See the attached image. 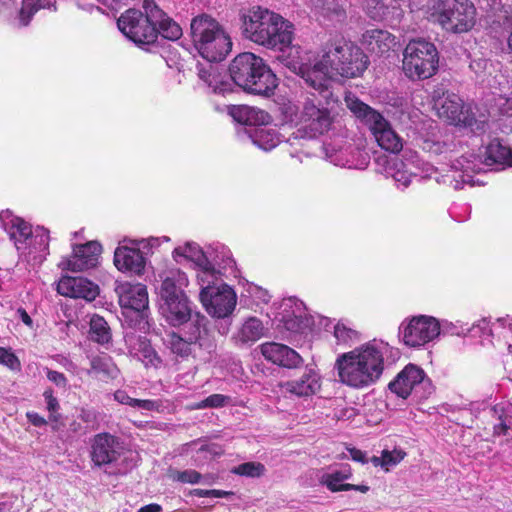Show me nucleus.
Wrapping results in <instances>:
<instances>
[{
	"instance_id": "obj_1",
	"label": "nucleus",
	"mask_w": 512,
	"mask_h": 512,
	"mask_svg": "<svg viewBox=\"0 0 512 512\" xmlns=\"http://www.w3.org/2000/svg\"><path fill=\"white\" fill-rule=\"evenodd\" d=\"M242 33L251 42L268 49L299 54L293 46L294 25L280 14L261 6H254L241 16Z\"/></svg>"
},
{
	"instance_id": "obj_2",
	"label": "nucleus",
	"mask_w": 512,
	"mask_h": 512,
	"mask_svg": "<svg viewBox=\"0 0 512 512\" xmlns=\"http://www.w3.org/2000/svg\"><path fill=\"white\" fill-rule=\"evenodd\" d=\"M396 354L394 347L380 339H372L354 348V389L376 384L383 375L386 362Z\"/></svg>"
},
{
	"instance_id": "obj_3",
	"label": "nucleus",
	"mask_w": 512,
	"mask_h": 512,
	"mask_svg": "<svg viewBox=\"0 0 512 512\" xmlns=\"http://www.w3.org/2000/svg\"><path fill=\"white\" fill-rule=\"evenodd\" d=\"M232 82L245 91L269 96L277 87V79L263 59L251 52L237 55L229 68Z\"/></svg>"
},
{
	"instance_id": "obj_4",
	"label": "nucleus",
	"mask_w": 512,
	"mask_h": 512,
	"mask_svg": "<svg viewBox=\"0 0 512 512\" xmlns=\"http://www.w3.org/2000/svg\"><path fill=\"white\" fill-rule=\"evenodd\" d=\"M432 101L438 116L450 124L469 129L474 134H482L487 130L488 115L478 113L476 108L465 104L457 94L439 86L432 92Z\"/></svg>"
},
{
	"instance_id": "obj_5",
	"label": "nucleus",
	"mask_w": 512,
	"mask_h": 512,
	"mask_svg": "<svg viewBox=\"0 0 512 512\" xmlns=\"http://www.w3.org/2000/svg\"><path fill=\"white\" fill-rule=\"evenodd\" d=\"M160 310L166 321L172 326H180L191 319V302L182 288L188 284L186 274L179 269H171L160 274Z\"/></svg>"
},
{
	"instance_id": "obj_6",
	"label": "nucleus",
	"mask_w": 512,
	"mask_h": 512,
	"mask_svg": "<svg viewBox=\"0 0 512 512\" xmlns=\"http://www.w3.org/2000/svg\"><path fill=\"white\" fill-rule=\"evenodd\" d=\"M191 36L198 53L209 62L221 61L231 51L228 33L217 20L206 14L193 18Z\"/></svg>"
},
{
	"instance_id": "obj_7",
	"label": "nucleus",
	"mask_w": 512,
	"mask_h": 512,
	"mask_svg": "<svg viewBox=\"0 0 512 512\" xmlns=\"http://www.w3.org/2000/svg\"><path fill=\"white\" fill-rule=\"evenodd\" d=\"M483 160L478 161L473 155L461 156L453 161L451 168L455 172H460L459 179L453 176L454 189H461L465 184L474 186L477 182L471 173H479L485 166L511 167L512 166V149L502 144L498 139L492 140L486 147L482 155Z\"/></svg>"
},
{
	"instance_id": "obj_8",
	"label": "nucleus",
	"mask_w": 512,
	"mask_h": 512,
	"mask_svg": "<svg viewBox=\"0 0 512 512\" xmlns=\"http://www.w3.org/2000/svg\"><path fill=\"white\" fill-rule=\"evenodd\" d=\"M286 122L297 129L295 138H316L330 129L332 120L328 109L320 107L315 99L306 98L301 108L289 103L283 107Z\"/></svg>"
},
{
	"instance_id": "obj_9",
	"label": "nucleus",
	"mask_w": 512,
	"mask_h": 512,
	"mask_svg": "<svg viewBox=\"0 0 512 512\" xmlns=\"http://www.w3.org/2000/svg\"><path fill=\"white\" fill-rule=\"evenodd\" d=\"M429 19L447 32L465 33L476 23V8L470 0H436L429 7Z\"/></svg>"
},
{
	"instance_id": "obj_10",
	"label": "nucleus",
	"mask_w": 512,
	"mask_h": 512,
	"mask_svg": "<svg viewBox=\"0 0 512 512\" xmlns=\"http://www.w3.org/2000/svg\"><path fill=\"white\" fill-rule=\"evenodd\" d=\"M145 15L139 10L129 9L117 21L119 30L136 44H149L156 40L155 20L162 15V10L154 0H144Z\"/></svg>"
},
{
	"instance_id": "obj_11",
	"label": "nucleus",
	"mask_w": 512,
	"mask_h": 512,
	"mask_svg": "<svg viewBox=\"0 0 512 512\" xmlns=\"http://www.w3.org/2000/svg\"><path fill=\"white\" fill-rule=\"evenodd\" d=\"M438 62V52L433 43L412 40L404 49L402 70L411 81L425 80L436 74Z\"/></svg>"
},
{
	"instance_id": "obj_12",
	"label": "nucleus",
	"mask_w": 512,
	"mask_h": 512,
	"mask_svg": "<svg viewBox=\"0 0 512 512\" xmlns=\"http://www.w3.org/2000/svg\"><path fill=\"white\" fill-rule=\"evenodd\" d=\"M354 116L369 124L378 145L391 153H398L403 148L402 138L377 111L362 101L354 98Z\"/></svg>"
},
{
	"instance_id": "obj_13",
	"label": "nucleus",
	"mask_w": 512,
	"mask_h": 512,
	"mask_svg": "<svg viewBox=\"0 0 512 512\" xmlns=\"http://www.w3.org/2000/svg\"><path fill=\"white\" fill-rule=\"evenodd\" d=\"M404 159L394 158L387 161L385 174L395 180L397 185L406 188L413 177L435 178L438 181L437 170L432 165L422 161L417 153L405 151Z\"/></svg>"
},
{
	"instance_id": "obj_14",
	"label": "nucleus",
	"mask_w": 512,
	"mask_h": 512,
	"mask_svg": "<svg viewBox=\"0 0 512 512\" xmlns=\"http://www.w3.org/2000/svg\"><path fill=\"white\" fill-rule=\"evenodd\" d=\"M200 300L209 315L225 318L235 309L237 296L230 286L219 282V285L203 287Z\"/></svg>"
},
{
	"instance_id": "obj_15",
	"label": "nucleus",
	"mask_w": 512,
	"mask_h": 512,
	"mask_svg": "<svg viewBox=\"0 0 512 512\" xmlns=\"http://www.w3.org/2000/svg\"><path fill=\"white\" fill-rule=\"evenodd\" d=\"M403 343L409 347H421L433 341L440 334L439 322L434 317L417 316L400 326Z\"/></svg>"
},
{
	"instance_id": "obj_16",
	"label": "nucleus",
	"mask_w": 512,
	"mask_h": 512,
	"mask_svg": "<svg viewBox=\"0 0 512 512\" xmlns=\"http://www.w3.org/2000/svg\"><path fill=\"white\" fill-rule=\"evenodd\" d=\"M281 57L289 69L300 75L315 90L327 89L330 79L335 78L337 80L331 69L329 70L323 57L321 60L315 61L313 65L301 62L298 56L290 57L289 55L286 57L282 55Z\"/></svg>"
},
{
	"instance_id": "obj_17",
	"label": "nucleus",
	"mask_w": 512,
	"mask_h": 512,
	"mask_svg": "<svg viewBox=\"0 0 512 512\" xmlns=\"http://www.w3.org/2000/svg\"><path fill=\"white\" fill-rule=\"evenodd\" d=\"M281 308V322L287 331L293 334H305L312 329L314 318L307 314L302 301L290 297L282 301Z\"/></svg>"
},
{
	"instance_id": "obj_18",
	"label": "nucleus",
	"mask_w": 512,
	"mask_h": 512,
	"mask_svg": "<svg viewBox=\"0 0 512 512\" xmlns=\"http://www.w3.org/2000/svg\"><path fill=\"white\" fill-rule=\"evenodd\" d=\"M131 239H123L114 251L113 262L122 273L140 276L144 274L146 257L137 244H131Z\"/></svg>"
},
{
	"instance_id": "obj_19",
	"label": "nucleus",
	"mask_w": 512,
	"mask_h": 512,
	"mask_svg": "<svg viewBox=\"0 0 512 512\" xmlns=\"http://www.w3.org/2000/svg\"><path fill=\"white\" fill-rule=\"evenodd\" d=\"M101 245L97 241H89L85 244L76 245L71 256L64 258L59 266L63 270L81 272L94 268L99 263Z\"/></svg>"
},
{
	"instance_id": "obj_20",
	"label": "nucleus",
	"mask_w": 512,
	"mask_h": 512,
	"mask_svg": "<svg viewBox=\"0 0 512 512\" xmlns=\"http://www.w3.org/2000/svg\"><path fill=\"white\" fill-rule=\"evenodd\" d=\"M424 370L415 365L407 364L388 384V389L397 397L407 399L415 387L424 382Z\"/></svg>"
},
{
	"instance_id": "obj_21",
	"label": "nucleus",
	"mask_w": 512,
	"mask_h": 512,
	"mask_svg": "<svg viewBox=\"0 0 512 512\" xmlns=\"http://www.w3.org/2000/svg\"><path fill=\"white\" fill-rule=\"evenodd\" d=\"M122 451L119 440L109 434L100 433L94 436L91 443V460L97 465L110 464L116 461Z\"/></svg>"
},
{
	"instance_id": "obj_22",
	"label": "nucleus",
	"mask_w": 512,
	"mask_h": 512,
	"mask_svg": "<svg viewBox=\"0 0 512 512\" xmlns=\"http://www.w3.org/2000/svg\"><path fill=\"white\" fill-rule=\"evenodd\" d=\"M325 62L337 80L349 79L352 76V45L346 41L339 42L334 49L323 56Z\"/></svg>"
},
{
	"instance_id": "obj_23",
	"label": "nucleus",
	"mask_w": 512,
	"mask_h": 512,
	"mask_svg": "<svg viewBox=\"0 0 512 512\" xmlns=\"http://www.w3.org/2000/svg\"><path fill=\"white\" fill-rule=\"evenodd\" d=\"M57 291L66 297L82 298L90 302L98 296L99 287L86 278L64 276L58 282Z\"/></svg>"
},
{
	"instance_id": "obj_24",
	"label": "nucleus",
	"mask_w": 512,
	"mask_h": 512,
	"mask_svg": "<svg viewBox=\"0 0 512 512\" xmlns=\"http://www.w3.org/2000/svg\"><path fill=\"white\" fill-rule=\"evenodd\" d=\"M322 377L314 368L306 367L303 374L293 380L284 382L281 387L285 392L297 397H310L321 390Z\"/></svg>"
},
{
	"instance_id": "obj_25",
	"label": "nucleus",
	"mask_w": 512,
	"mask_h": 512,
	"mask_svg": "<svg viewBox=\"0 0 512 512\" xmlns=\"http://www.w3.org/2000/svg\"><path fill=\"white\" fill-rule=\"evenodd\" d=\"M115 291L123 308L142 311L148 307V292L143 284L123 282L117 285Z\"/></svg>"
},
{
	"instance_id": "obj_26",
	"label": "nucleus",
	"mask_w": 512,
	"mask_h": 512,
	"mask_svg": "<svg viewBox=\"0 0 512 512\" xmlns=\"http://www.w3.org/2000/svg\"><path fill=\"white\" fill-rule=\"evenodd\" d=\"M0 226L14 241L17 250H25L26 242L32 236L31 226L23 219L15 216L9 210L0 212Z\"/></svg>"
},
{
	"instance_id": "obj_27",
	"label": "nucleus",
	"mask_w": 512,
	"mask_h": 512,
	"mask_svg": "<svg viewBox=\"0 0 512 512\" xmlns=\"http://www.w3.org/2000/svg\"><path fill=\"white\" fill-rule=\"evenodd\" d=\"M261 353L268 361L286 368H295L302 363L301 356L292 348L275 342L260 346Z\"/></svg>"
},
{
	"instance_id": "obj_28",
	"label": "nucleus",
	"mask_w": 512,
	"mask_h": 512,
	"mask_svg": "<svg viewBox=\"0 0 512 512\" xmlns=\"http://www.w3.org/2000/svg\"><path fill=\"white\" fill-rule=\"evenodd\" d=\"M189 340L197 343L202 349L209 353L216 350V339L209 321L204 315L196 314L188 329Z\"/></svg>"
},
{
	"instance_id": "obj_29",
	"label": "nucleus",
	"mask_w": 512,
	"mask_h": 512,
	"mask_svg": "<svg viewBox=\"0 0 512 512\" xmlns=\"http://www.w3.org/2000/svg\"><path fill=\"white\" fill-rule=\"evenodd\" d=\"M19 0H0V12L3 9L16 7ZM21 7L18 12L19 26H27L32 16L40 9L56 10L55 3L49 0H20Z\"/></svg>"
},
{
	"instance_id": "obj_30",
	"label": "nucleus",
	"mask_w": 512,
	"mask_h": 512,
	"mask_svg": "<svg viewBox=\"0 0 512 512\" xmlns=\"http://www.w3.org/2000/svg\"><path fill=\"white\" fill-rule=\"evenodd\" d=\"M486 331L488 336L503 338L509 349L512 347L510 342V339H512V318L510 316L497 318L492 324L486 319H482L474 324L471 329L473 335Z\"/></svg>"
},
{
	"instance_id": "obj_31",
	"label": "nucleus",
	"mask_w": 512,
	"mask_h": 512,
	"mask_svg": "<svg viewBox=\"0 0 512 512\" xmlns=\"http://www.w3.org/2000/svg\"><path fill=\"white\" fill-rule=\"evenodd\" d=\"M228 113L231 117L246 128H255L269 121V115L256 107L248 105L228 106Z\"/></svg>"
},
{
	"instance_id": "obj_32",
	"label": "nucleus",
	"mask_w": 512,
	"mask_h": 512,
	"mask_svg": "<svg viewBox=\"0 0 512 512\" xmlns=\"http://www.w3.org/2000/svg\"><path fill=\"white\" fill-rule=\"evenodd\" d=\"M243 133L251 139L252 143L264 151H270L280 142L276 129L259 125L255 128H244Z\"/></svg>"
},
{
	"instance_id": "obj_33",
	"label": "nucleus",
	"mask_w": 512,
	"mask_h": 512,
	"mask_svg": "<svg viewBox=\"0 0 512 512\" xmlns=\"http://www.w3.org/2000/svg\"><path fill=\"white\" fill-rule=\"evenodd\" d=\"M362 42L372 53L383 55L395 45V37L388 31L373 29L366 31Z\"/></svg>"
},
{
	"instance_id": "obj_34",
	"label": "nucleus",
	"mask_w": 512,
	"mask_h": 512,
	"mask_svg": "<svg viewBox=\"0 0 512 512\" xmlns=\"http://www.w3.org/2000/svg\"><path fill=\"white\" fill-rule=\"evenodd\" d=\"M128 344L130 354L141 361L145 366L157 367L161 363L160 357L146 338H130Z\"/></svg>"
},
{
	"instance_id": "obj_35",
	"label": "nucleus",
	"mask_w": 512,
	"mask_h": 512,
	"mask_svg": "<svg viewBox=\"0 0 512 512\" xmlns=\"http://www.w3.org/2000/svg\"><path fill=\"white\" fill-rule=\"evenodd\" d=\"M87 373L99 380L108 381L117 378L119 370L109 356L101 355L91 359Z\"/></svg>"
},
{
	"instance_id": "obj_36",
	"label": "nucleus",
	"mask_w": 512,
	"mask_h": 512,
	"mask_svg": "<svg viewBox=\"0 0 512 512\" xmlns=\"http://www.w3.org/2000/svg\"><path fill=\"white\" fill-rule=\"evenodd\" d=\"M173 258L179 262V258L191 261L195 266H206L208 258L201 247L194 242H187L173 251Z\"/></svg>"
},
{
	"instance_id": "obj_37",
	"label": "nucleus",
	"mask_w": 512,
	"mask_h": 512,
	"mask_svg": "<svg viewBox=\"0 0 512 512\" xmlns=\"http://www.w3.org/2000/svg\"><path fill=\"white\" fill-rule=\"evenodd\" d=\"M263 330L262 322L252 317L243 323L235 339L241 343L255 342L262 337Z\"/></svg>"
},
{
	"instance_id": "obj_38",
	"label": "nucleus",
	"mask_w": 512,
	"mask_h": 512,
	"mask_svg": "<svg viewBox=\"0 0 512 512\" xmlns=\"http://www.w3.org/2000/svg\"><path fill=\"white\" fill-rule=\"evenodd\" d=\"M350 477L348 471H335L332 473H324L320 477V483L326 485L333 492L341 490H349L351 485L347 482Z\"/></svg>"
},
{
	"instance_id": "obj_39",
	"label": "nucleus",
	"mask_w": 512,
	"mask_h": 512,
	"mask_svg": "<svg viewBox=\"0 0 512 512\" xmlns=\"http://www.w3.org/2000/svg\"><path fill=\"white\" fill-rule=\"evenodd\" d=\"M165 345L176 357L184 359L192 353V342L189 339L185 340L176 333H170L167 335Z\"/></svg>"
},
{
	"instance_id": "obj_40",
	"label": "nucleus",
	"mask_w": 512,
	"mask_h": 512,
	"mask_svg": "<svg viewBox=\"0 0 512 512\" xmlns=\"http://www.w3.org/2000/svg\"><path fill=\"white\" fill-rule=\"evenodd\" d=\"M405 455L406 453L400 449H394L392 451L383 450L380 457L373 455L370 461L374 467H381L385 471H389L391 467L400 463Z\"/></svg>"
},
{
	"instance_id": "obj_41",
	"label": "nucleus",
	"mask_w": 512,
	"mask_h": 512,
	"mask_svg": "<svg viewBox=\"0 0 512 512\" xmlns=\"http://www.w3.org/2000/svg\"><path fill=\"white\" fill-rule=\"evenodd\" d=\"M155 28L157 29V34L160 33L169 40H177L182 35L181 27L163 11L159 19L155 20Z\"/></svg>"
},
{
	"instance_id": "obj_42",
	"label": "nucleus",
	"mask_w": 512,
	"mask_h": 512,
	"mask_svg": "<svg viewBox=\"0 0 512 512\" xmlns=\"http://www.w3.org/2000/svg\"><path fill=\"white\" fill-rule=\"evenodd\" d=\"M334 369L338 377V381L348 386L352 385V352H347L340 355L336 362Z\"/></svg>"
},
{
	"instance_id": "obj_43",
	"label": "nucleus",
	"mask_w": 512,
	"mask_h": 512,
	"mask_svg": "<svg viewBox=\"0 0 512 512\" xmlns=\"http://www.w3.org/2000/svg\"><path fill=\"white\" fill-rule=\"evenodd\" d=\"M90 336L91 338L101 344L107 343L111 339L110 329L104 318L100 316H93L90 321Z\"/></svg>"
},
{
	"instance_id": "obj_44",
	"label": "nucleus",
	"mask_w": 512,
	"mask_h": 512,
	"mask_svg": "<svg viewBox=\"0 0 512 512\" xmlns=\"http://www.w3.org/2000/svg\"><path fill=\"white\" fill-rule=\"evenodd\" d=\"M114 399L125 405H129L131 407L139 408L142 410H153L157 407L156 402L152 400H140L131 398L125 391L118 390L114 393Z\"/></svg>"
},
{
	"instance_id": "obj_45",
	"label": "nucleus",
	"mask_w": 512,
	"mask_h": 512,
	"mask_svg": "<svg viewBox=\"0 0 512 512\" xmlns=\"http://www.w3.org/2000/svg\"><path fill=\"white\" fill-rule=\"evenodd\" d=\"M199 270L197 273V281L201 286V290L206 286L219 285L218 277L212 264L207 260L206 266H196Z\"/></svg>"
},
{
	"instance_id": "obj_46",
	"label": "nucleus",
	"mask_w": 512,
	"mask_h": 512,
	"mask_svg": "<svg viewBox=\"0 0 512 512\" xmlns=\"http://www.w3.org/2000/svg\"><path fill=\"white\" fill-rule=\"evenodd\" d=\"M230 398L223 394H212L204 400L194 403L190 406L191 409L201 410L205 408H220L227 404Z\"/></svg>"
},
{
	"instance_id": "obj_47",
	"label": "nucleus",
	"mask_w": 512,
	"mask_h": 512,
	"mask_svg": "<svg viewBox=\"0 0 512 512\" xmlns=\"http://www.w3.org/2000/svg\"><path fill=\"white\" fill-rule=\"evenodd\" d=\"M264 471V465L257 462H246L232 469L234 474L248 477H259L264 474Z\"/></svg>"
},
{
	"instance_id": "obj_48",
	"label": "nucleus",
	"mask_w": 512,
	"mask_h": 512,
	"mask_svg": "<svg viewBox=\"0 0 512 512\" xmlns=\"http://www.w3.org/2000/svg\"><path fill=\"white\" fill-rule=\"evenodd\" d=\"M49 236L48 232L44 229L36 230L32 232V236L26 242V248L33 247L36 251H43L48 247Z\"/></svg>"
},
{
	"instance_id": "obj_49",
	"label": "nucleus",
	"mask_w": 512,
	"mask_h": 512,
	"mask_svg": "<svg viewBox=\"0 0 512 512\" xmlns=\"http://www.w3.org/2000/svg\"><path fill=\"white\" fill-rule=\"evenodd\" d=\"M0 364L13 371L21 369V363L18 357L11 351V349L4 347H0Z\"/></svg>"
},
{
	"instance_id": "obj_50",
	"label": "nucleus",
	"mask_w": 512,
	"mask_h": 512,
	"mask_svg": "<svg viewBox=\"0 0 512 512\" xmlns=\"http://www.w3.org/2000/svg\"><path fill=\"white\" fill-rule=\"evenodd\" d=\"M226 75L219 73V78L216 81H209V87L213 92L218 94H225L232 91L233 83Z\"/></svg>"
},
{
	"instance_id": "obj_51",
	"label": "nucleus",
	"mask_w": 512,
	"mask_h": 512,
	"mask_svg": "<svg viewBox=\"0 0 512 512\" xmlns=\"http://www.w3.org/2000/svg\"><path fill=\"white\" fill-rule=\"evenodd\" d=\"M369 58L359 49L354 50V77L362 75L368 68Z\"/></svg>"
},
{
	"instance_id": "obj_52",
	"label": "nucleus",
	"mask_w": 512,
	"mask_h": 512,
	"mask_svg": "<svg viewBox=\"0 0 512 512\" xmlns=\"http://www.w3.org/2000/svg\"><path fill=\"white\" fill-rule=\"evenodd\" d=\"M422 149L433 155H440L447 150L445 143L434 139H425L422 144Z\"/></svg>"
},
{
	"instance_id": "obj_53",
	"label": "nucleus",
	"mask_w": 512,
	"mask_h": 512,
	"mask_svg": "<svg viewBox=\"0 0 512 512\" xmlns=\"http://www.w3.org/2000/svg\"><path fill=\"white\" fill-rule=\"evenodd\" d=\"M203 475L195 470H185L177 472L175 479L182 483L197 484L201 483Z\"/></svg>"
},
{
	"instance_id": "obj_54",
	"label": "nucleus",
	"mask_w": 512,
	"mask_h": 512,
	"mask_svg": "<svg viewBox=\"0 0 512 512\" xmlns=\"http://www.w3.org/2000/svg\"><path fill=\"white\" fill-rule=\"evenodd\" d=\"M191 494L197 497H216V498H222L226 497L228 495H231V492L223 491V490H205V489H193L191 491Z\"/></svg>"
},
{
	"instance_id": "obj_55",
	"label": "nucleus",
	"mask_w": 512,
	"mask_h": 512,
	"mask_svg": "<svg viewBox=\"0 0 512 512\" xmlns=\"http://www.w3.org/2000/svg\"><path fill=\"white\" fill-rule=\"evenodd\" d=\"M198 75L208 85L209 81H216L219 78V72L212 65H208L207 68H200Z\"/></svg>"
},
{
	"instance_id": "obj_56",
	"label": "nucleus",
	"mask_w": 512,
	"mask_h": 512,
	"mask_svg": "<svg viewBox=\"0 0 512 512\" xmlns=\"http://www.w3.org/2000/svg\"><path fill=\"white\" fill-rule=\"evenodd\" d=\"M46 375L55 385L63 388L67 386V379L63 373L48 369Z\"/></svg>"
},
{
	"instance_id": "obj_57",
	"label": "nucleus",
	"mask_w": 512,
	"mask_h": 512,
	"mask_svg": "<svg viewBox=\"0 0 512 512\" xmlns=\"http://www.w3.org/2000/svg\"><path fill=\"white\" fill-rule=\"evenodd\" d=\"M43 396L46 401L47 409L51 413L56 412L59 408V403H58V400L53 396L52 390L51 389L45 390Z\"/></svg>"
},
{
	"instance_id": "obj_58",
	"label": "nucleus",
	"mask_w": 512,
	"mask_h": 512,
	"mask_svg": "<svg viewBox=\"0 0 512 512\" xmlns=\"http://www.w3.org/2000/svg\"><path fill=\"white\" fill-rule=\"evenodd\" d=\"M334 336L340 343H345L350 339V330L345 326L337 324L334 329Z\"/></svg>"
},
{
	"instance_id": "obj_59",
	"label": "nucleus",
	"mask_w": 512,
	"mask_h": 512,
	"mask_svg": "<svg viewBox=\"0 0 512 512\" xmlns=\"http://www.w3.org/2000/svg\"><path fill=\"white\" fill-rule=\"evenodd\" d=\"M131 244H137L138 247H140V250L142 249H148V248H154L160 245L161 239L160 238H149V239H141V240H134L130 241Z\"/></svg>"
},
{
	"instance_id": "obj_60",
	"label": "nucleus",
	"mask_w": 512,
	"mask_h": 512,
	"mask_svg": "<svg viewBox=\"0 0 512 512\" xmlns=\"http://www.w3.org/2000/svg\"><path fill=\"white\" fill-rule=\"evenodd\" d=\"M327 155H328L330 161L336 166L345 167L349 162L348 158L344 159L343 153L341 151L327 154Z\"/></svg>"
},
{
	"instance_id": "obj_61",
	"label": "nucleus",
	"mask_w": 512,
	"mask_h": 512,
	"mask_svg": "<svg viewBox=\"0 0 512 512\" xmlns=\"http://www.w3.org/2000/svg\"><path fill=\"white\" fill-rule=\"evenodd\" d=\"M198 453H208L212 456H220L223 451L220 446L216 444H210L201 446V448L198 450Z\"/></svg>"
},
{
	"instance_id": "obj_62",
	"label": "nucleus",
	"mask_w": 512,
	"mask_h": 512,
	"mask_svg": "<svg viewBox=\"0 0 512 512\" xmlns=\"http://www.w3.org/2000/svg\"><path fill=\"white\" fill-rule=\"evenodd\" d=\"M26 417L34 426L41 427L46 424V420L36 412H27Z\"/></svg>"
},
{
	"instance_id": "obj_63",
	"label": "nucleus",
	"mask_w": 512,
	"mask_h": 512,
	"mask_svg": "<svg viewBox=\"0 0 512 512\" xmlns=\"http://www.w3.org/2000/svg\"><path fill=\"white\" fill-rule=\"evenodd\" d=\"M370 458H371V456L369 457L366 452H363L361 450H357L354 448V462H359L361 464H367V463H371Z\"/></svg>"
},
{
	"instance_id": "obj_64",
	"label": "nucleus",
	"mask_w": 512,
	"mask_h": 512,
	"mask_svg": "<svg viewBox=\"0 0 512 512\" xmlns=\"http://www.w3.org/2000/svg\"><path fill=\"white\" fill-rule=\"evenodd\" d=\"M502 115L512 118V98H507L500 106Z\"/></svg>"
}]
</instances>
